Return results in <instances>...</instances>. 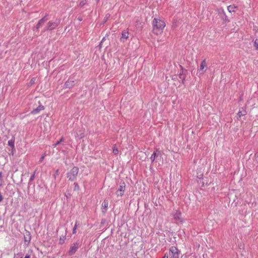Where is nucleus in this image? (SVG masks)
<instances>
[{
  "label": "nucleus",
  "instance_id": "nucleus-27",
  "mask_svg": "<svg viewBox=\"0 0 258 258\" xmlns=\"http://www.w3.org/2000/svg\"><path fill=\"white\" fill-rule=\"evenodd\" d=\"M35 80H36V79L34 78H33L31 80H30V83L31 84H33L35 83Z\"/></svg>",
  "mask_w": 258,
  "mask_h": 258
},
{
  "label": "nucleus",
  "instance_id": "nucleus-13",
  "mask_svg": "<svg viewBox=\"0 0 258 258\" xmlns=\"http://www.w3.org/2000/svg\"><path fill=\"white\" fill-rule=\"evenodd\" d=\"M207 69V63L205 60H203L200 65L199 71H202V73L206 71Z\"/></svg>",
  "mask_w": 258,
  "mask_h": 258
},
{
  "label": "nucleus",
  "instance_id": "nucleus-34",
  "mask_svg": "<svg viewBox=\"0 0 258 258\" xmlns=\"http://www.w3.org/2000/svg\"><path fill=\"white\" fill-rule=\"evenodd\" d=\"M105 37H104V38L102 39V40H101V42H100V45H102V44L103 42L105 40Z\"/></svg>",
  "mask_w": 258,
  "mask_h": 258
},
{
  "label": "nucleus",
  "instance_id": "nucleus-15",
  "mask_svg": "<svg viewBox=\"0 0 258 258\" xmlns=\"http://www.w3.org/2000/svg\"><path fill=\"white\" fill-rule=\"evenodd\" d=\"M44 109V106L40 105L38 106L36 108L34 109L32 111L31 113L33 114H37L39 113L41 110H42Z\"/></svg>",
  "mask_w": 258,
  "mask_h": 258
},
{
  "label": "nucleus",
  "instance_id": "nucleus-3",
  "mask_svg": "<svg viewBox=\"0 0 258 258\" xmlns=\"http://www.w3.org/2000/svg\"><path fill=\"white\" fill-rule=\"evenodd\" d=\"M180 253V251L176 247L172 246L164 255L168 256V258H179Z\"/></svg>",
  "mask_w": 258,
  "mask_h": 258
},
{
  "label": "nucleus",
  "instance_id": "nucleus-19",
  "mask_svg": "<svg viewBox=\"0 0 258 258\" xmlns=\"http://www.w3.org/2000/svg\"><path fill=\"white\" fill-rule=\"evenodd\" d=\"M237 9V7L233 6H229L227 7V9L230 13L234 12L235 11V9Z\"/></svg>",
  "mask_w": 258,
  "mask_h": 258
},
{
  "label": "nucleus",
  "instance_id": "nucleus-29",
  "mask_svg": "<svg viewBox=\"0 0 258 258\" xmlns=\"http://www.w3.org/2000/svg\"><path fill=\"white\" fill-rule=\"evenodd\" d=\"M16 255V257H19V258H22V255H23V254L22 253H18Z\"/></svg>",
  "mask_w": 258,
  "mask_h": 258
},
{
  "label": "nucleus",
  "instance_id": "nucleus-17",
  "mask_svg": "<svg viewBox=\"0 0 258 258\" xmlns=\"http://www.w3.org/2000/svg\"><path fill=\"white\" fill-rule=\"evenodd\" d=\"M108 205V201L106 200H105L102 204V207L103 209L102 210L103 213H106V212L107 210Z\"/></svg>",
  "mask_w": 258,
  "mask_h": 258
},
{
  "label": "nucleus",
  "instance_id": "nucleus-25",
  "mask_svg": "<svg viewBox=\"0 0 258 258\" xmlns=\"http://www.w3.org/2000/svg\"><path fill=\"white\" fill-rule=\"evenodd\" d=\"M3 178H2V173L0 172V186L2 185Z\"/></svg>",
  "mask_w": 258,
  "mask_h": 258
},
{
  "label": "nucleus",
  "instance_id": "nucleus-2",
  "mask_svg": "<svg viewBox=\"0 0 258 258\" xmlns=\"http://www.w3.org/2000/svg\"><path fill=\"white\" fill-rule=\"evenodd\" d=\"M60 22V20L58 19H56L53 21H49L43 28L42 32L54 30L59 25Z\"/></svg>",
  "mask_w": 258,
  "mask_h": 258
},
{
  "label": "nucleus",
  "instance_id": "nucleus-7",
  "mask_svg": "<svg viewBox=\"0 0 258 258\" xmlns=\"http://www.w3.org/2000/svg\"><path fill=\"white\" fill-rule=\"evenodd\" d=\"M48 15L46 14L42 19L39 20L37 24L35 27V29L34 30L35 33L38 32L39 28H40L44 23L48 20Z\"/></svg>",
  "mask_w": 258,
  "mask_h": 258
},
{
  "label": "nucleus",
  "instance_id": "nucleus-14",
  "mask_svg": "<svg viewBox=\"0 0 258 258\" xmlns=\"http://www.w3.org/2000/svg\"><path fill=\"white\" fill-rule=\"evenodd\" d=\"M128 38V32L125 30L122 31L121 37L120 38L121 41L124 42V40Z\"/></svg>",
  "mask_w": 258,
  "mask_h": 258
},
{
  "label": "nucleus",
  "instance_id": "nucleus-24",
  "mask_svg": "<svg viewBox=\"0 0 258 258\" xmlns=\"http://www.w3.org/2000/svg\"><path fill=\"white\" fill-rule=\"evenodd\" d=\"M74 184L75 185L74 189L78 190L79 189V185L78 184V183L75 182Z\"/></svg>",
  "mask_w": 258,
  "mask_h": 258
},
{
  "label": "nucleus",
  "instance_id": "nucleus-40",
  "mask_svg": "<svg viewBox=\"0 0 258 258\" xmlns=\"http://www.w3.org/2000/svg\"><path fill=\"white\" fill-rule=\"evenodd\" d=\"M14 258H17V257H16V254L14 255Z\"/></svg>",
  "mask_w": 258,
  "mask_h": 258
},
{
  "label": "nucleus",
  "instance_id": "nucleus-32",
  "mask_svg": "<svg viewBox=\"0 0 258 258\" xmlns=\"http://www.w3.org/2000/svg\"><path fill=\"white\" fill-rule=\"evenodd\" d=\"M44 156H42L41 158H40L39 162H42L43 160L44 159Z\"/></svg>",
  "mask_w": 258,
  "mask_h": 258
},
{
  "label": "nucleus",
  "instance_id": "nucleus-8",
  "mask_svg": "<svg viewBox=\"0 0 258 258\" xmlns=\"http://www.w3.org/2000/svg\"><path fill=\"white\" fill-rule=\"evenodd\" d=\"M181 70L179 74V78L182 80V83H184L186 76L187 74V71L184 69L181 66H180Z\"/></svg>",
  "mask_w": 258,
  "mask_h": 258
},
{
  "label": "nucleus",
  "instance_id": "nucleus-22",
  "mask_svg": "<svg viewBox=\"0 0 258 258\" xmlns=\"http://www.w3.org/2000/svg\"><path fill=\"white\" fill-rule=\"evenodd\" d=\"M253 46L255 49L258 50V38L254 40Z\"/></svg>",
  "mask_w": 258,
  "mask_h": 258
},
{
  "label": "nucleus",
  "instance_id": "nucleus-10",
  "mask_svg": "<svg viewBox=\"0 0 258 258\" xmlns=\"http://www.w3.org/2000/svg\"><path fill=\"white\" fill-rule=\"evenodd\" d=\"M174 219L177 222L182 223L183 221L181 218V212L176 210L174 213L173 214Z\"/></svg>",
  "mask_w": 258,
  "mask_h": 258
},
{
  "label": "nucleus",
  "instance_id": "nucleus-20",
  "mask_svg": "<svg viewBox=\"0 0 258 258\" xmlns=\"http://www.w3.org/2000/svg\"><path fill=\"white\" fill-rule=\"evenodd\" d=\"M112 152L114 155H117L118 153V150L116 147V145H114L113 146Z\"/></svg>",
  "mask_w": 258,
  "mask_h": 258
},
{
  "label": "nucleus",
  "instance_id": "nucleus-11",
  "mask_svg": "<svg viewBox=\"0 0 258 258\" xmlns=\"http://www.w3.org/2000/svg\"><path fill=\"white\" fill-rule=\"evenodd\" d=\"M24 237L25 242L27 243V244H28L31 240V236L30 232L27 230H25V232L24 233Z\"/></svg>",
  "mask_w": 258,
  "mask_h": 258
},
{
  "label": "nucleus",
  "instance_id": "nucleus-26",
  "mask_svg": "<svg viewBox=\"0 0 258 258\" xmlns=\"http://www.w3.org/2000/svg\"><path fill=\"white\" fill-rule=\"evenodd\" d=\"M35 172H34V173L31 176V177L30 178V180H29V181H32V180H33V179H34V177H35Z\"/></svg>",
  "mask_w": 258,
  "mask_h": 258
},
{
  "label": "nucleus",
  "instance_id": "nucleus-41",
  "mask_svg": "<svg viewBox=\"0 0 258 258\" xmlns=\"http://www.w3.org/2000/svg\"><path fill=\"white\" fill-rule=\"evenodd\" d=\"M97 1L98 2V1H99V0H97Z\"/></svg>",
  "mask_w": 258,
  "mask_h": 258
},
{
  "label": "nucleus",
  "instance_id": "nucleus-12",
  "mask_svg": "<svg viewBox=\"0 0 258 258\" xmlns=\"http://www.w3.org/2000/svg\"><path fill=\"white\" fill-rule=\"evenodd\" d=\"M15 139L12 138L10 140L8 141V145L11 148V154L13 155L14 151L15 150Z\"/></svg>",
  "mask_w": 258,
  "mask_h": 258
},
{
  "label": "nucleus",
  "instance_id": "nucleus-16",
  "mask_svg": "<svg viewBox=\"0 0 258 258\" xmlns=\"http://www.w3.org/2000/svg\"><path fill=\"white\" fill-rule=\"evenodd\" d=\"M247 112L245 109L243 107H241L239 109V111L237 113L239 117L244 116L246 114Z\"/></svg>",
  "mask_w": 258,
  "mask_h": 258
},
{
  "label": "nucleus",
  "instance_id": "nucleus-6",
  "mask_svg": "<svg viewBox=\"0 0 258 258\" xmlns=\"http://www.w3.org/2000/svg\"><path fill=\"white\" fill-rule=\"evenodd\" d=\"M80 247V242H76L73 243L70 247V249L68 251V254L69 255H72L74 254L77 251L78 249Z\"/></svg>",
  "mask_w": 258,
  "mask_h": 258
},
{
  "label": "nucleus",
  "instance_id": "nucleus-9",
  "mask_svg": "<svg viewBox=\"0 0 258 258\" xmlns=\"http://www.w3.org/2000/svg\"><path fill=\"white\" fill-rule=\"evenodd\" d=\"M76 83V80H74L73 78H70L65 83V86L67 88L71 89L73 88Z\"/></svg>",
  "mask_w": 258,
  "mask_h": 258
},
{
  "label": "nucleus",
  "instance_id": "nucleus-18",
  "mask_svg": "<svg viewBox=\"0 0 258 258\" xmlns=\"http://www.w3.org/2000/svg\"><path fill=\"white\" fill-rule=\"evenodd\" d=\"M156 151L158 152V153H157L156 152H154L150 157L152 163L155 161L156 158L159 155H161L160 151H158L157 150H156Z\"/></svg>",
  "mask_w": 258,
  "mask_h": 258
},
{
  "label": "nucleus",
  "instance_id": "nucleus-38",
  "mask_svg": "<svg viewBox=\"0 0 258 258\" xmlns=\"http://www.w3.org/2000/svg\"><path fill=\"white\" fill-rule=\"evenodd\" d=\"M162 258H168V256L164 255Z\"/></svg>",
  "mask_w": 258,
  "mask_h": 258
},
{
  "label": "nucleus",
  "instance_id": "nucleus-36",
  "mask_svg": "<svg viewBox=\"0 0 258 258\" xmlns=\"http://www.w3.org/2000/svg\"><path fill=\"white\" fill-rule=\"evenodd\" d=\"M60 141V143H61L62 142H63L64 141V138L63 137H61V139L59 140Z\"/></svg>",
  "mask_w": 258,
  "mask_h": 258
},
{
  "label": "nucleus",
  "instance_id": "nucleus-28",
  "mask_svg": "<svg viewBox=\"0 0 258 258\" xmlns=\"http://www.w3.org/2000/svg\"><path fill=\"white\" fill-rule=\"evenodd\" d=\"M59 174V170L57 169L55 171L54 174L53 175L54 177L55 178L56 176Z\"/></svg>",
  "mask_w": 258,
  "mask_h": 258
},
{
  "label": "nucleus",
  "instance_id": "nucleus-39",
  "mask_svg": "<svg viewBox=\"0 0 258 258\" xmlns=\"http://www.w3.org/2000/svg\"><path fill=\"white\" fill-rule=\"evenodd\" d=\"M83 137V136L81 135L79 138H82Z\"/></svg>",
  "mask_w": 258,
  "mask_h": 258
},
{
  "label": "nucleus",
  "instance_id": "nucleus-31",
  "mask_svg": "<svg viewBox=\"0 0 258 258\" xmlns=\"http://www.w3.org/2000/svg\"><path fill=\"white\" fill-rule=\"evenodd\" d=\"M4 199V197L1 194V192H0V202H2Z\"/></svg>",
  "mask_w": 258,
  "mask_h": 258
},
{
  "label": "nucleus",
  "instance_id": "nucleus-21",
  "mask_svg": "<svg viewBox=\"0 0 258 258\" xmlns=\"http://www.w3.org/2000/svg\"><path fill=\"white\" fill-rule=\"evenodd\" d=\"M66 240V236H60L59 238V244H62Z\"/></svg>",
  "mask_w": 258,
  "mask_h": 258
},
{
  "label": "nucleus",
  "instance_id": "nucleus-4",
  "mask_svg": "<svg viewBox=\"0 0 258 258\" xmlns=\"http://www.w3.org/2000/svg\"><path fill=\"white\" fill-rule=\"evenodd\" d=\"M79 172L77 167H74L67 174V177L70 180L74 181L76 179Z\"/></svg>",
  "mask_w": 258,
  "mask_h": 258
},
{
  "label": "nucleus",
  "instance_id": "nucleus-35",
  "mask_svg": "<svg viewBox=\"0 0 258 258\" xmlns=\"http://www.w3.org/2000/svg\"><path fill=\"white\" fill-rule=\"evenodd\" d=\"M78 20L79 21H82L83 18H82L81 17H79L78 18Z\"/></svg>",
  "mask_w": 258,
  "mask_h": 258
},
{
  "label": "nucleus",
  "instance_id": "nucleus-37",
  "mask_svg": "<svg viewBox=\"0 0 258 258\" xmlns=\"http://www.w3.org/2000/svg\"><path fill=\"white\" fill-rule=\"evenodd\" d=\"M24 258H30V256L29 255H26Z\"/></svg>",
  "mask_w": 258,
  "mask_h": 258
},
{
  "label": "nucleus",
  "instance_id": "nucleus-23",
  "mask_svg": "<svg viewBox=\"0 0 258 258\" xmlns=\"http://www.w3.org/2000/svg\"><path fill=\"white\" fill-rule=\"evenodd\" d=\"M77 227V222H76L75 226H74V228L73 229V234H75L76 233Z\"/></svg>",
  "mask_w": 258,
  "mask_h": 258
},
{
  "label": "nucleus",
  "instance_id": "nucleus-1",
  "mask_svg": "<svg viewBox=\"0 0 258 258\" xmlns=\"http://www.w3.org/2000/svg\"><path fill=\"white\" fill-rule=\"evenodd\" d=\"M153 26L154 33L158 35L165 27V23L161 20L155 18L153 21Z\"/></svg>",
  "mask_w": 258,
  "mask_h": 258
},
{
  "label": "nucleus",
  "instance_id": "nucleus-5",
  "mask_svg": "<svg viewBox=\"0 0 258 258\" xmlns=\"http://www.w3.org/2000/svg\"><path fill=\"white\" fill-rule=\"evenodd\" d=\"M125 190V183L124 182L120 183L119 186L116 191L117 197H122Z\"/></svg>",
  "mask_w": 258,
  "mask_h": 258
},
{
  "label": "nucleus",
  "instance_id": "nucleus-33",
  "mask_svg": "<svg viewBox=\"0 0 258 258\" xmlns=\"http://www.w3.org/2000/svg\"><path fill=\"white\" fill-rule=\"evenodd\" d=\"M85 5V3L84 2H81L80 3V6L81 7H83Z\"/></svg>",
  "mask_w": 258,
  "mask_h": 258
},
{
  "label": "nucleus",
  "instance_id": "nucleus-30",
  "mask_svg": "<svg viewBox=\"0 0 258 258\" xmlns=\"http://www.w3.org/2000/svg\"><path fill=\"white\" fill-rule=\"evenodd\" d=\"M60 144V142L59 141H57L53 145V146L54 147H55L57 145H58Z\"/></svg>",
  "mask_w": 258,
  "mask_h": 258
}]
</instances>
